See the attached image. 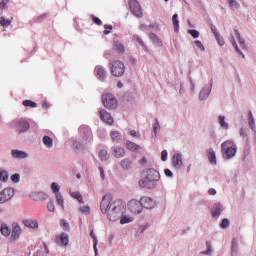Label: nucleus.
I'll return each instance as SVG.
<instances>
[{"label": "nucleus", "instance_id": "obj_1", "mask_svg": "<svg viewBox=\"0 0 256 256\" xmlns=\"http://www.w3.org/2000/svg\"><path fill=\"white\" fill-rule=\"evenodd\" d=\"M100 210L103 215H107L109 221H119L121 225L131 223V216H123L125 204L121 200H114L111 194H105L100 202Z\"/></svg>", "mask_w": 256, "mask_h": 256}, {"label": "nucleus", "instance_id": "obj_2", "mask_svg": "<svg viewBox=\"0 0 256 256\" xmlns=\"http://www.w3.org/2000/svg\"><path fill=\"white\" fill-rule=\"evenodd\" d=\"M160 179L161 174H159V171L148 168L142 172V179L139 180L138 185L144 189H155Z\"/></svg>", "mask_w": 256, "mask_h": 256}, {"label": "nucleus", "instance_id": "obj_3", "mask_svg": "<svg viewBox=\"0 0 256 256\" xmlns=\"http://www.w3.org/2000/svg\"><path fill=\"white\" fill-rule=\"evenodd\" d=\"M221 151L226 155L227 159H231L235 157V153H237V145H235L233 141L227 140L221 144Z\"/></svg>", "mask_w": 256, "mask_h": 256}, {"label": "nucleus", "instance_id": "obj_4", "mask_svg": "<svg viewBox=\"0 0 256 256\" xmlns=\"http://www.w3.org/2000/svg\"><path fill=\"white\" fill-rule=\"evenodd\" d=\"M110 71L113 77H123L125 74V64L121 60H115L110 63Z\"/></svg>", "mask_w": 256, "mask_h": 256}, {"label": "nucleus", "instance_id": "obj_5", "mask_svg": "<svg viewBox=\"0 0 256 256\" xmlns=\"http://www.w3.org/2000/svg\"><path fill=\"white\" fill-rule=\"evenodd\" d=\"M102 103L106 109H117V98L113 94L102 95Z\"/></svg>", "mask_w": 256, "mask_h": 256}, {"label": "nucleus", "instance_id": "obj_6", "mask_svg": "<svg viewBox=\"0 0 256 256\" xmlns=\"http://www.w3.org/2000/svg\"><path fill=\"white\" fill-rule=\"evenodd\" d=\"M130 11L135 17H143V10L141 9V4L137 0H129Z\"/></svg>", "mask_w": 256, "mask_h": 256}, {"label": "nucleus", "instance_id": "obj_7", "mask_svg": "<svg viewBox=\"0 0 256 256\" xmlns=\"http://www.w3.org/2000/svg\"><path fill=\"white\" fill-rule=\"evenodd\" d=\"M128 209L131 211V213H134V215H139V213L143 212V206L141 204V200H135L132 199L128 202Z\"/></svg>", "mask_w": 256, "mask_h": 256}, {"label": "nucleus", "instance_id": "obj_8", "mask_svg": "<svg viewBox=\"0 0 256 256\" xmlns=\"http://www.w3.org/2000/svg\"><path fill=\"white\" fill-rule=\"evenodd\" d=\"M15 195V190L13 188H6L0 192V205L3 203H7V201H11L13 196Z\"/></svg>", "mask_w": 256, "mask_h": 256}, {"label": "nucleus", "instance_id": "obj_9", "mask_svg": "<svg viewBox=\"0 0 256 256\" xmlns=\"http://www.w3.org/2000/svg\"><path fill=\"white\" fill-rule=\"evenodd\" d=\"M140 203L142 205V209H154L155 208V200L149 196H143L140 199Z\"/></svg>", "mask_w": 256, "mask_h": 256}, {"label": "nucleus", "instance_id": "obj_10", "mask_svg": "<svg viewBox=\"0 0 256 256\" xmlns=\"http://www.w3.org/2000/svg\"><path fill=\"white\" fill-rule=\"evenodd\" d=\"M99 114L100 119H102V121L106 123V125H111L114 122L113 116H111V114L107 112V110H100Z\"/></svg>", "mask_w": 256, "mask_h": 256}, {"label": "nucleus", "instance_id": "obj_11", "mask_svg": "<svg viewBox=\"0 0 256 256\" xmlns=\"http://www.w3.org/2000/svg\"><path fill=\"white\" fill-rule=\"evenodd\" d=\"M56 241L58 245H63V247H67L69 245V235L65 233H61L56 237Z\"/></svg>", "mask_w": 256, "mask_h": 256}, {"label": "nucleus", "instance_id": "obj_12", "mask_svg": "<svg viewBox=\"0 0 256 256\" xmlns=\"http://www.w3.org/2000/svg\"><path fill=\"white\" fill-rule=\"evenodd\" d=\"M10 233V241H17L21 237V227L19 225L14 226Z\"/></svg>", "mask_w": 256, "mask_h": 256}, {"label": "nucleus", "instance_id": "obj_13", "mask_svg": "<svg viewBox=\"0 0 256 256\" xmlns=\"http://www.w3.org/2000/svg\"><path fill=\"white\" fill-rule=\"evenodd\" d=\"M30 127H31V125L29 124V122H27L25 120H21L18 123L17 131H19V133H25V131H29Z\"/></svg>", "mask_w": 256, "mask_h": 256}, {"label": "nucleus", "instance_id": "obj_14", "mask_svg": "<svg viewBox=\"0 0 256 256\" xmlns=\"http://www.w3.org/2000/svg\"><path fill=\"white\" fill-rule=\"evenodd\" d=\"M23 224L25 227H28V229H39V223L33 219H25L23 220Z\"/></svg>", "mask_w": 256, "mask_h": 256}, {"label": "nucleus", "instance_id": "obj_15", "mask_svg": "<svg viewBox=\"0 0 256 256\" xmlns=\"http://www.w3.org/2000/svg\"><path fill=\"white\" fill-rule=\"evenodd\" d=\"M207 157L211 165H217V157L215 156V151L212 148L207 150Z\"/></svg>", "mask_w": 256, "mask_h": 256}, {"label": "nucleus", "instance_id": "obj_16", "mask_svg": "<svg viewBox=\"0 0 256 256\" xmlns=\"http://www.w3.org/2000/svg\"><path fill=\"white\" fill-rule=\"evenodd\" d=\"M172 163L174 167H181L183 165V159L181 158V154L176 153L172 158Z\"/></svg>", "mask_w": 256, "mask_h": 256}, {"label": "nucleus", "instance_id": "obj_17", "mask_svg": "<svg viewBox=\"0 0 256 256\" xmlns=\"http://www.w3.org/2000/svg\"><path fill=\"white\" fill-rule=\"evenodd\" d=\"M27 153L21 150H12V157L15 159H27Z\"/></svg>", "mask_w": 256, "mask_h": 256}, {"label": "nucleus", "instance_id": "obj_18", "mask_svg": "<svg viewBox=\"0 0 256 256\" xmlns=\"http://www.w3.org/2000/svg\"><path fill=\"white\" fill-rule=\"evenodd\" d=\"M113 155L116 159H121V157H125V149L121 147H115L113 149Z\"/></svg>", "mask_w": 256, "mask_h": 256}, {"label": "nucleus", "instance_id": "obj_19", "mask_svg": "<svg viewBox=\"0 0 256 256\" xmlns=\"http://www.w3.org/2000/svg\"><path fill=\"white\" fill-rule=\"evenodd\" d=\"M126 149L132 152L139 151L141 149V146L135 144L134 142L128 141L126 142Z\"/></svg>", "mask_w": 256, "mask_h": 256}, {"label": "nucleus", "instance_id": "obj_20", "mask_svg": "<svg viewBox=\"0 0 256 256\" xmlns=\"http://www.w3.org/2000/svg\"><path fill=\"white\" fill-rule=\"evenodd\" d=\"M221 204H214L211 213H212V217H219V215H221Z\"/></svg>", "mask_w": 256, "mask_h": 256}, {"label": "nucleus", "instance_id": "obj_21", "mask_svg": "<svg viewBox=\"0 0 256 256\" xmlns=\"http://www.w3.org/2000/svg\"><path fill=\"white\" fill-rule=\"evenodd\" d=\"M95 73H96L97 77H99V79H103L105 77V75H107V72L101 66L95 67Z\"/></svg>", "mask_w": 256, "mask_h": 256}, {"label": "nucleus", "instance_id": "obj_22", "mask_svg": "<svg viewBox=\"0 0 256 256\" xmlns=\"http://www.w3.org/2000/svg\"><path fill=\"white\" fill-rule=\"evenodd\" d=\"M120 165H121L122 169L128 170V169H131V167L133 165V161H131L129 158H126L120 162Z\"/></svg>", "mask_w": 256, "mask_h": 256}, {"label": "nucleus", "instance_id": "obj_23", "mask_svg": "<svg viewBox=\"0 0 256 256\" xmlns=\"http://www.w3.org/2000/svg\"><path fill=\"white\" fill-rule=\"evenodd\" d=\"M90 237L93 239V249H94V253H95V256H98L99 255V251L97 250V236H95V232H93V230H91L90 232Z\"/></svg>", "mask_w": 256, "mask_h": 256}, {"label": "nucleus", "instance_id": "obj_24", "mask_svg": "<svg viewBox=\"0 0 256 256\" xmlns=\"http://www.w3.org/2000/svg\"><path fill=\"white\" fill-rule=\"evenodd\" d=\"M113 47L118 53H125V46L123 45V43L115 41Z\"/></svg>", "mask_w": 256, "mask_h": 256}, {"label": "nucleus", "instance_id": "obj_25", "mask_svg": "<svg viewBox=\"0 0 256 256\" xmlns=\"http://www.w3.org/2000/svg\"><path fill=\"white\" fill-rule=\"evenodd\" d=\"M42 143H44V145L48 147V149H51V147H53V138L49 136H44L42 139Z\"/></svg>", "mask_w": 256, "mask_h": 256}, {"label": "nucleus", "instance_id": "obj_26", "mask_svg": "<svg viewBox=\"0 0 256 256\" xmlns=\"http://www.w3.org/2000/svg\"><path fill=\"white\" fill-rule=\"evenodd\" d=\"M179 15L174 14L172 17V23L174 25V31L175 33H179V19H178Z\"/></svg>", "mask_w": 256, "mask_h": 256}, {"label": "nucleus", "instance_id": "obj_27", "mask_svg": "<svg viewBox=\"0 0 256 256\" xmlns=\"http://www.w3.org/2000/svg\"><path fill=\"white\" fill-rule=\"evenodd\" d=\"M133 40L137 41V43H139V45L143 47L144 51H149L147 45H145V42H143V39H141V37H139L138 35H134Z\"/></svg>", "mask_w": 256, "mask_h": 256}, {"label": "nucleus", "instance_id": "obj_28", "mask_svg": "<svg viewBox=\"0 0 256 256\" xmlns=\"http://www.w3.org/2000/svg\"><path fill=\"white\" fill-rule=\"evenodd\" d=\"M0 231L4 237H9V235H11V229H9L7 225H2Z\"/></svg>", "mask_w": 256, "mask_h": 256}, {"label": "nucleus", "instance_id": "obj_29", "mask_svg": "<svg viewBox=\"0 0 256 256\" xmlns=\"http://www.w3.org/2000/svg\"><path fill=\"white\" fill-rule=\"evenodd\" d=\"M218 121L222 129H229V124L225 122V116H219Z\"/></svg>", "mask_w": 256, "mask_h": 256}, {"label": "nucleus", "instance_id": "obj_30", "mask_svg": "<svg viewBox=\"0 0 256 256\" xmlns=\"http://www.w3.org/2000/svg\"><path fill=\"white\" fill-rule=\"evenodd\" d=\"M99 158L101 161H107L109 159V153H107V150H100Z\"/></svg>", "mask_w": 256, "mask_h": 256}, {"label": "nucleus", "instance_id": "obj_31", "mask_svg": "<svg viewBox=\"0 0 256 256\" xmlns=\"http://www.w3.org/2000/svg\"><path fill=\"white\" fill-rule=\"evenodd\" d=\"M111 139L112 141H115L116 143H119L121 141V135H119V132L113 131L111 132Z\"/></svg>", "mask_w": 256, "mask_h": 256}, {"label": "nucleus", "instance_id": "obj_32", "mask_svg": "<svg viewBox=\"0 0 256 256\" xmlns=\"http://www.w3.org/2000/svg\"><path fill=\"white\" fill-rule=\"evenodd\" d=\"M71 197H73V199H77L78 203H83V195H81V193L72 192Z\"/></svg>", "mask_w": 256, "mask_h": 256}, {"label": "nucleus", "instance_id": "obj_33", "mask_svg": "<svg viewBox=\"0 0 256 256\" xmlns=\"http://www.w3.org/2000/svg\"><path fill=\"white\" fill-rule=\"evenodd\" d=\"M0 25L1 27H9L11 25V20L6 19L5 17H0Z\"/></svg>", "mask_w": 256, "mask_h": 256}, {"label": "nucleus", "instance_id": "obj_34", "mask_svg": "<svg viewBox=\"0 0 256 256\" xmlns=\"http://www.w3.org/2000/svg\"><path fill=\"white\" fill-rule=\"evenodd\" d=\"M22 104L24 105V107H31L32 109H35V107H37V103L31 100H24Z\"/></svg>", "mask_w": 256, "mask_h": 256}, {"label": "nucleus", "instance_id": "obj_35", "mask_svg": "<svg viewBox=\"0 0 256 256\" xmlns=\"http://www.w3.org/2000/svg\"><path fill=\"white\" fill-rule=\"evenodd\" d=\"M248 123L251 129H255V118H253V113L251 111L249 112Z\"/></svg>", "mask_w": 256, "mask_h": 256}, {"label": "nucleus", "instance_id": "obj_36", "mask_svg": "<svg viewBox=\"0 0 256 256\" xmlns=\"http://www.w3.org/2000/svg\"><path fill=\"white\" fill-rule=\"evenodd\" d=\"M79 212L84 214V215H89V213H91V208L89 206H81L79 208Z\"/></svg>", "mask_w": 256, "mask_h": 256}, {"label": "nucleus", "instance_id": "obj_37", "mask_svg": "<svg viewBox=\"0 0 256 256\" xmlns=\"http://www.w3.org/2000/svg\"><path fill=\"white\" fill-rule=\"evenodd\" d=\"M56 201H57V203L62 207V209H64V205H63V203H64V199H63V195H61V193H57L56 194Z\"/></svg>", "mask_w": 256, "mask_h": 256}, {"label": "nucleus", "instance_id": "obj_38", "mask_svg": "<svg viewBox=\"0 0 256 256\" xmlns=\"http://www.w3.org/2000/svg\"><path fill=\"white\" fill-rule=\"evenodd\" d=\"M231 9H239V2L237 0H228Z\"/></svg>", "mask_w": 256, "mask_h": 256}, {"label": "nucleus", "instance_id": "obj_39", "mask_svg": "<svg viewBox=\"0 0 256 256\" xmlns=\"http://www.w3.org/2000/svg\"><path fill=\"white\" fill-rule=\"evenodd\" d=\"M235 35H236L237 39H239L240 47L242 49H245V42L243 40H241V34H239V30H235Z\"/></svg>", "mask_w": 256, "mask_h": 256}, {"label": "nucleus", "instance_id": "obj_40", "mask_svg": "<svg viewBox=\"0 0 256 256\" xmlns=\"http://www.w3.org/2000/svg\"><path fill=\"white\" fill-rule=\"evenodd\" d=\"M9 179V173L7 171L0 172V181H7Z\"/></svg>", "mask_w": 256, "mask_h": 256}, {"label": "nucleus", "instance_id": "obj_41", "mask_svg": "<svg viewBox=\"0 0 256 256\" xmlns=\"http://www.w3.org/2000/svg\"><path fill=\"white\" fill-rule=\"evenodd\" d=\"M151 41H153V43H157L158 45H161V40H159V37H157V35L155 34H150L149 35Z\"/></svg>", "mask_w": 256, "mask_h": 256}, {"label": "nucleus", "instance_id": "obj_42", "mask_svg": "<svg viewBox=\"0 0 256 256\" xmlns=\"http://www.w3.org/2000/svg\"><path fill=\"white\" fill-rule=\"evenodd\" d=\"M199 97L202 100L207 99V97H209V91L206 89L201 90Z\"/></svg>", "mask_w": 256, "mask_h": 256}, {"label": "nucleus", "instance_id": "obj_43", "mask_svg": "<svg viewBox=\"0 0 256 256\" xmlns=\"http://www.w3.org/2000/svg\"><path fill=\"white\" fill-rule=\"evenodd\" d=\"M51 189H52L53 193H55V195H57V193H59V189H60L59 184L53 182L51 184Z\"/></svg>", "mask_w": 256, "mask_h": 256}, {"label": "nucleus", "instance_id": "obj_44", "mask_svg": "<svg viewBox=\"0 0 256 256\" xmlns=\"http://www.w3.org/2000/svg\"><path fill=\"white\" fill-rule=\"evenodd\" d=\"M47 209L50 211V213H53L55 211V203L50 200L47 204Z\"/></svg>", "mask_w": 256, "mask_h": 256}, {"label": "nucleus", "instance_id": "obj_45", "mask_svg": "<svg viewBox=\"0 0 256 256\" xmlns=\"http://www.w3.org/2000/svg\"><path fill=\"white\" fill-rule=\"evenodd\" d=\"M221 229H227L229 227V219L224 218L220 224Z\"/></svg>", "mask_w": 256, "mask_h": 256}, {"label": "nucleus", "instance_id": "obj_46", "mask_svg": "<svg viewBox=\"0 0 256 256\" xmlns=\"http://www.w3.org/2000/svg\"><path fill=\"white\" fill-rule=\"evenodd\" d=\"M113 31V26L111 25H104V35H109Z\"/></svg>", "mask_w": 256, "mask_h": 256}, {"label": "nucleus", "instance_id": "obj_47", "mask_svg": "<svg viewBox=\"0 0 256 256\" xmlns=\"http://www.w3.org/2000/svg\"><path fill=\"white\" fill-rule=\"evenodd\" d=\"M207 251L201 252V255H210L211 253V242H206Z\"/></svg>", "mask_w": 256, "mask_h": 256}, {"label": "nucleus", "instance_id": "obj_48", "mask_svg": "<svg viewBox=\"0 0 256 256\" xmlns=\"http://www.w3.org/2000/svg\"><path fill=\"white\" fill-rule=\"evenodd\" d=\"M231 43L234 49L237 51V53H239L240 55H243V53H241V51L239 50V46H237V42L235 41V38L232 37Z\"/></svg>", "mask_w": 256, "mask_h": 256}, {"label": "nucleus", "instance_id": "obj_49", "mask_svg": "<svg viewBox=\"0 0 256 256\" xmlns=\"http://www.w3.org/2000/svg\"><path fill=\"white\" fill-rule=\"evenodd\" d=\"M60 225H61V227L64 228V231H69V223H67V221L61 220Z\"/></svg>", "mask_w": 256, "mask_h": 256}, {"label": "nucleus", "instance_id": "obj_50", "mask_svg": "<svg viewBox=\"0 0 256 256\" xmlns=\"http://www.w3.org/2000/svg\"><path fill=\"white\" fill-rule=\"evenodd\" d=\"M196 47H198V49H200V51H205V46H203V43H201V41L196 40L195 42Z\"/></svg>", "mask_w": 256, "mask_h": 256}, {"label": "nucleus", "instance_id": "obj_51", "mask_svg": "<svg viewBox=\"0 0 256 256\" xmlns=\"http://www.w3.org/2000/svg\"><path fill=\"white\" fill-rule=\"evenodd\" d=\"M7 5H9V0H2L0 2V9H7Z\"/></svg>", "mask_w": 256, "mask_h": 256}, {"label": "nucleus", "instance_id": "obj_52", "mask_svg": "<svg viewBox=\"0 0 256 256\" xmlns=\"http://www.w3.org/2000/svg\"><path fill=\"white\" fill-rule=\"evenodd\" d=\"M19 179H20V176H19V174H13L12 176H11V181H13V183H19Z\"/></svg>", "mask_w": 256, "mask_h": 256}, {"label": "nucleus", "instance_id": "obj_53", "mask_svg": "<svg viewBox=\"0 0 256 256\" xmlns=\"http://www.w3.org/2000/svg\"><path fill=\"white\" fill-rule=\"evenodd\" d=\"M92 20H93V22H94L96 25H103V21H101V19H99V18L96 17V16H93V17H92Z\"/></svg>", "mask_w": 256, "mask_h": 256}, {"label": "nucleus", "instance_id": "obj_54", "mask_svg": "<svg viewBox=\"0 0 256 256\" xmlns=\"http://www.w3.org/2000/svg\"><path fill=\"white\" fill-rule=\"evenodd\" d=\"M216 39H217L218 44H219L221 47H223V45H225V40L221 37L220 34H219L218 37H216Z\"/></svg>", "mask_w": 256, "mask_h": 256}, {"label": "nucleus", "instance_id": "obj_55", "mask_svg": "<svg viewBox=\"0 0 256 256\" xmlns=\"http://www.w3.org/2000/svg\"><path fill=\"white\" fill-rule=\"evenodd\" d=\"M189 33L194 37V39H198L199 31H197V30H189Z\"/></svg>", "mask_w": 256, "mask_h": 256}, {"label": "nucleus", "instance_id": "obj_56", "mask_svg": "<svg viewBox=\"0 0 256 256\" xmlns=\"http://www.w3.org/2000/svg\"><path fill=\"white\" fill-rule=\"evenodd\" d=\"M167 150L161 152V161H167Z\"/></svg>", "mask_w": 256, "mask_h": 256}, {"label": "nucleus", "instance_id": "obj_57", "mask_svg": "<svg viewBox=\"0 0 256 256\" xmlns=\"http://www.w3.org/2000/svg\"><path fill=\"white\" fill-rule=\"evenodd\" d=\"M211 31L215 35V37H219V32H217V27L211 25Z\"/></svg>", "mask_w": 256, "mask_h": 256}, {"label": "nucleus", "instance_id": "obj_58", "mask_svg": "<svg viewBox=\"0 0 256 256\" xmlns=\"http://www.w3.org/2000/svg\"><path fill=\"white\" fill-rule=\"evenodd\" d=\"M130 135H131L132 137H137V138L141 137V134H139V132H137V131H135V130H131V131H130Z\"/></svg>", "mask_w": 256, "mask_h": 256}, {"label": "nucleus", "instance_id": "obj_59", "mask_svg": "<svg viewBox=\"0 0 256 256\" xmlns=\"http://www.w3.org/2000/svg\"><path fill=\"white\" fill-rule=\"evenodd\" d=\"M99 171H100V177L101 179H105V170L103 169V167H99Z\"/></svg>", "mask_w": 256, "mask_h": 256}, {"label": "nucleus", "instance_id": "obj_60", "mask_svg": "<svg viewBox=\"0 0 256 256\" xmlns=\"http://www.w3.org/2000/svg\"><path fill=\"white\" fill-rule=\"evenodd\" d=\"M164 173H165L166 177H173V172H171V170H169V169H165Z\"/></svg>", "mask_w": 256, "mask_h": 256}, {"label": "nucleus", "instance_id": "obj_61", "mask_svg": "<svg viewBox=\"0 0 256 256\" xmlns=\"http://www.w3.org/2000/svg\"><path fill=\"white\" fill-rule=\"evenodd\" d=\"M139 163H140V165H147V158H146V157H142V158L139 160Z\"/></svg>", "mask_w": 256, "mask_h": 256}, {"label": "nucleus", "instance_id": "obj_62", "mask_svg": "<svg viewBox=\"0 0 256 256\" xmlns=\"http://www.w3.org/2000/svg\"><path fill=\"white\" fill-rule=\"evenodd\" d=\"M209 195H217V191L214 188L208 190Z\"/></svg>", "mask_w": 256, "mask_h": 256}, {"label": "nucleus", "instance_id": "obj_63", "mask_svg": "<svg viewBox=\"0 0 256 256\" xmlns=\"http://www.w3.org/2000/svg\"><path fill=\"white\" fill-rule=\"evenodd\" d=\"M240 136L247 137V132H245V129H243V128L240 129Z\"/></svg>", "mask_w": 256, "mask_h": 256}, {"label": "nucleus", "instance_id": "obj_64", "mask_svg": "<svg viewBox=\"0 0 256 256\" xmlns=\"http://www.w3.org/2000/svg\"><path fill=\"white\" fill-rule=\"evenodd\" d=\"M154 133H157V129H159V122H156L153 126Z\"/></svg>", "mask_w": 256, "mask_h": 256}]
</instances>
